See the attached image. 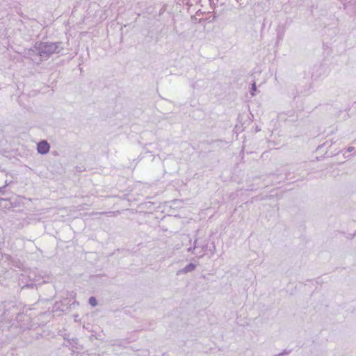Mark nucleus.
I'll use <instances>...</instances> for the list:
<instances>
[{
    "instance_id": "obj_1",
    "label": "nucleus",
    "mask_w": 356,
    "mask_h": 356,
    "mask_svg": "<svg viewBox=\"0 0 356 356\" xmlns=\"http://www.w3.org/2000/svg\"><path fill=\"white\" fill-rule=\"evenodd\" d=\"M50 147L46 140H42L38 144V152L41 154H47L49 151Z\"/></svg>"
},
{
    "instance_id": "obj_2",
    "label": "nucleus",
    "mask_w": 356,
    "mask_h": 356,
    "mask_svg": "<svg viewBox=\"0 0 356 356\" xmlns=\"http://www.w3.org/2000/svg\"><path fill=\"white\" fill-rule=\"evenodd\" d=\"M89 303L92 306L95 307L97 305V300L95 297H90L89 299Z\"/></svg>"
},
{
    "instance_id": "obj_3",
    "label": "nucleus",
    "mask_w": 356,
    "mask_h": 356,
    "mask_svg": "<svg viewBox=\"0 0 356 356\" xmlns=\"http://www.w3.org/2000/svg\"><path fill=\"white\" fill-rule=\"evenodd\" d=\"M252 89H253L254 90H256L255 83H253V84H252Z\"/></svg>"
}]
</instances>
